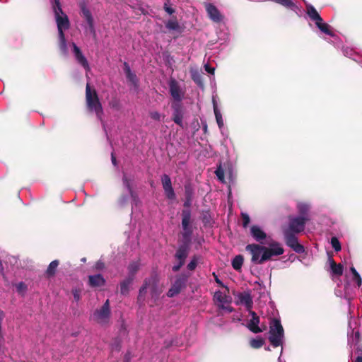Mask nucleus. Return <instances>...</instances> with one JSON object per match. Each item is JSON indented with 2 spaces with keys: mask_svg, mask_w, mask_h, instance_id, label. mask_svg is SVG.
Listing matches in <instances>:
<instances>
[{
  "mask_svg": "<svg viewBox=\"0 0 362 362\" xmlns=\"http://www.w3.org/2000/svg\"><path fill=\"white\" fill-rule=\"evenodd\" d=\"M287 227L283 228V234L285 243L294 252L302 254L305 252L303 245L298 243L297 234L304 231L306 223L310 220L307 216H288Z\"/></svg>",
  "mask_w": 362,
  "mask_h": 362,
  "instance_id": "1",
  "label": "nucleus"
},
{
  "mask_svg": "<svg viewBox=\"0 0 362 362\" xmlns=\"http://www.w3.org/2000/svg\"><path fill=\"white\" fill-rule=\"evenodd\" d=\"M245 250L251 255V262L254 264H262L284 252L281 244L276 241L271 243L269 247L256 243L248 244Z\"/></svg>",
  "mask_w": 362,
  "mask_h": 362,
  "instance_id": "2",
  "label": "nucleus"
},
{
  "mask_svg": "<svg viewBox=\"0 0 362 362\" xmlns=\"http://www.w3.org/2000/svg\"><path fill=\"white\" fill-rule=\"evenodd\" d=\"M86 104L88 110L95 112L97 118L102 121L104 114L102 104L97 91L94 88L92 89L89 83H87L86 86Z\"/></svg>",
  "mask_w": 362,
  "mask_h": 362,
  "instance_id": "3",
  "label": "nucleus"
},
{
  "mask_svg": "<svg viewBox=\"0 0 362 362\" xmlns=\"http://www.w3.org/2000/svg\"><path fill=\"white\" fill-rule=\"evenodd\" d=\"M269 341L274 347L282 345L284 337V330L280 320L272 318L269 322Z\"/></svg>",
  "mask_w": 362,
  "mask_h": 362,
  "instance_id": "4",
  "label": "nucleus"
},
{
  "mask_svg": "<svg viewBox=\"0 0 362 362\" xmlns=\"http://www.w3.org/2000/svg\"><path fill=\"white\" fill-rule=\"evenodd\" d=\"M182 227L183 233H182L183 238V244H188L191 242V237L193 233L192 228L190 226L191 221V211L190 209H183L182 211Z\"/></svg>",
  "mask_w": 362,
  "mask_h": 362,
  "instance_id": "5",
  "label": "nucleus"
},
{
  "mask_svg": "<svg viewBox=\"0 0 362 362\" xmlns=\"http://www.w3.org/2000/svg\"><path fill=\"white\" fill-rule=\"evenodd\" d=\"M110 301L107 299L100 309L95 310L93 315L94 321L101 325L108 324L110 319Z\"/></svg>",
  "mask_w": 362,
  "mask_h": 362,
  "instance_id": "6",
  "label": "nucleus"
},
{
  "mask_svg": "<svg viewBox=\"0 0 362 362\" xmlns=\"http://www.w3.org/2000/svg\"><path fill=\"white\" fill-rule=\"evenodd\" d=\"M187 281V276L185 274L176 276L174 283L167 293L168 297L173 298L179 294L186 287Z\"/></svg>",
  "mask_w": 362,
  "mask_h": 362,
  "instance_id": "7",
  "label": "nucleus"
},
{
  "mask_svg": "<svg viewBox=\"0 0 362 362\" xmlns=\"http://www.w3.org/2000/svg\"><path fill=\"white\" fill-rule=\"evenodd\" d=\"M146 283L148 288L151 290V295L153 298H158L162 293V289L159 287L158 275L153 272L148 278L146 279Z\"/></svg>",
  "mask_w": 362,
  "mask_h": 362,
  "instance_id": "8",
  "label": "nucleus"
},
{
  "mask_svg": "<svg viewBox=\"0 0 362 362\" xmlns=\"http://www.w3.org/2000/svg\"><path fill=\"white\" fill-rule=\"evenodd\" d=\"M171 107L173 109V121L180 127H182L184 110L182 102H173Z\"/></svg>",
  "mask_w": 362,
  "mask_h": 362,
  "instance_id": "9",
  "label": "nucleus"
},
{
  "mask_svg": "<svg viewBox=\"0 0 362 362\" xmlns=\"http://www.w3.org/2000/svg\"><path fill=\"white\" fill-rule=\"evenodd\" d=\"M161 182L165 197L169 200H175L176 199V194L173 188L170 176L167 174H163L161 176Z\"/></svg>",
  "mask_w": 362,
  "mask_h": 362,
  "instance_id": "10",
  "label": "nucleus"
},
{
  "mask_svg": "<svg viewBox=\"0 0 362 362\" xmlns=\"http://www.w3.org/2000/svg\"><path fill=\"white\" fill-rule=\"evenodd\" d=\"M169 91L174 100L173 102H182L184 93L182 92L178 82L174 78H171L169 82Z\"/></svg>",
  "mask_w": 362,
  "mask_h": 362,
  "instance_id": "11",
  "label": "nucleus"
},
{
  "mask_svg": "<svg viewBox=\"0 0 362 362\" xmlns=\"http://www.w3.org/2000/svg\"><path fill=\"white\" fill-rule=\"evenodd\" d=\"M185 201L183 204L184 209H189L192 206L194 196V187L192 183L187 182L184 185Z\"/></svg>",
  "mask_w": 362,
  "mask_h": 362,
  "instance_id": "12",
  "label": "nucleus"
},
{
  "mask_svg": "<svg viewBox=\"0 0 362 362\" xmlns=\"http://www.w3.org/2000/svg\"><path fill=\"white\" fill-rule=\"evenodd\" d=\"M250 235L255 240L259 243H263L267 238V233L257 225L250 227Z\"/></svg>",
  "mask_w": 362,
  "mask_h": 362,
  "instance_id": "13",
  "label": "nucleus"
},
{
  "mask_svg": "<svg viewBox=\"0 0 362 362\" xmlns=\"http://www.w3.org/2000/svg\"><path fill=\"white\" fill-rule=\"evenodd\" d=\"M206 11L211 20L218 23L222 20V16L218 8L212 4H206Z\"/></svg>",
  "mask_w": 362,
  "mask_h": 362,
  "instance_id": "14",
  "label": "nucleus"
},
{
  "mask_svg": "<svg viewBox=\"0 0 362 362\" xmlns=\"http://www.w3.org/2000/svg\"><path fill=\"white\" fill-rule=\"evenodd\" d=\"M73 46V52L74 53L75 57L77 62L86 70L90 69L88 62L86 58L84 57L83 53L81 52L80 48L74 43H72Z\"/></svg>",
  "mask_w": 362,
  "mask_h": 362,
  "instance_id": "15",
  "label": "nucleus"
},
{
  "mask_svg": "<svg viewBox=\"0 0 362 362\" xmlns=\"http://www.w3.org/2000/svg\"><path fill=\"white\" fill-rule=\"evenodd\" d=\"M189 251V245L188 244L180 245L175 254V257L182 262H185V259L188 256Z\"/></svg>",
  "mask_w": 362,
  "mask_h": 362,
  "instance_id": "16",
  "label": "nucleus"
},
{
  "mask_svg": "<svg viewBox=\"0 0 362 362\" xmlns=\"http://www.w3.org/2000/svg\"><path fill=\"white\" fill-rule=\"evenodd\" d=\"M238 298L239 303L244 305L247 310L252 308L253 301L250 293L247 292L240 293Z\"/></svg>",
  "mask_w": 362,
  "mask_h": 362,
  "instance_id": "17",
  "label": "nucleus"
},
{
  "mask_svg": "<svg viewBox=\"0 0 362 362\" xmlns=\"http://www.w3.org/2000/svg\"><path fill=\"white\" fill-rule=\"evenodd\" d=\"M88 284L90 286L95 288L104 286L105 280L101 274L90 275L88 276Z\"/></svg>",
  "mask_w": 362,
  "mask_h": 362,
  "instance_id": "18",
  "label": "nucleus"
},
{
  "mask_svg": "<svg viewBox=\"0 0 362 362\" xmlns=\"http://www.w3.org/2000/svg\"><path fill=\"white\" fill-rule=\"evenodd\" d=\"M81 11H82L83 16L85 18V19L88 25L89 30H90V33H92L94 35H95L93 18L90 11L85 6H83L82 8Z\"/></svg>",
  "mask_w": 362,
  "mask_h": 362,
  "instance_id": "19",
  "label": "nucleus"
},
{
  "mask_svg": "<svg viewBox=\"0 0 362 362\" xmlns=\"http://www.w3.org/2000/svg\"><path fill=\"white\" fill-rule=\"evenodd\" d=\"M259 317H252L249 321L247 327L249 329L250 331L255 334L262 332L263 329H262V328L259 327Z\"/></svg>",
  "mask_w": 362,
  "mask_h": 362,
  "instance_id": "20",
  "label": "nucleus"
},
{
  "mask_svg": "<svg viewBox=\"0 0 362 362\" xmlns=\"http://www.w3.org/2000/svg\"><path fill=\"white\" fill-rule=\"evenodd\" d=\"M330 269L333 275L341 276L344 272V267L341 264H337L332 257H329Z\"/></svg>",
  "mask_w": 362,
  "mask_h": 362,
  "instance_id": "21",
  "label": "nucleus"
},
{
  "mask_svg": "<svg viewBox=\"0 0 362 362\" xmlns=\"http://www.w3.org/2000/svg\"><path fill=\"white\" fill-rule=\"evenodd\" d=\"M306 13L309 16V18L316 22L322 21V18L316 10V8L312 5L306 6Z\"/></svg>",
  "mask_w": 362,
  "mask_h": 362,
  "instance_id": "22",
  "label": "nucleus"
},
{
  "mask_svg": "<svg viewBox=\"0 0 362 362\" xmlns=\"http://www.w3.org/2000/svg\"><path fill=\"white\" fill-rule=\"evenodd\" d=\"M134 279L132 276H127L124 280L120 283V293L123 296H127L129 292V287L132 285Z\"/></svg>",
  "mask_w": 362,
  "mask_h": 362,
  "instance_id": "23",
  "label": "nucleus"
},
{
  "mask_svg": "<svg viewBox=\"0 0 362 362\" xmlns=\"http://www.w3.org/2000/svg\"><path fill=\"white\" fill-rule=\"evenodd\" d=\"M57 28L68 30L70 28V21L66 14L57 16L55 18Z\"/></svg>",
  "mask_w": 362,
  "mask_h": 362,
  "instance_id": "24",
  "label": "nucleus"
},
{
  "mask_svg": "<svg viewBox=\"0 0 362 362\" xmlns=\"http://www.w3.org/2000/svg\"><path fill=\"white\" fill-rule=\"evenodd\" d=\"M59 260H53L51 262L45 272V274L48 278L52 277L55 275L57 269L59 266Z\"/></svg>",
  "mask_w": 362,
  "mask_h": 362,
  "instance_id": "25",
  "label": "nucleus"
},
{
  "mask_svg": "<svg viewBox=\"0 0 362 362\" xmlns=\"http://www.w3.org/2000/svg\"><path fill=\"white\" fill-rule=\"evenodd\" d=\"M315 25L322 33H323L326 35H328L329 36L334 35L333 32L330 29V26L327 23H324L323 21L316 22Z\"/></svg>",
  "mask_w": 362,
  "mask_h": 362,
  "instance_id": "26",
  "label": "nucleus"
},
{
  "mask_svg": "<svg viewBox=\"0 0 362 362\" xmlns=\"http://www.w3.org/2000/svg\"><path fill=\"white\" fill-rule=\"evenodd\" d=\"M52 8H53L55 18H57V16H62V15H65V13H64L63 10L62 8L59 0H53Z\"/></svg>",
  "mask_w": 362,
  "mask_h": 362,
  "instance_id": "27",
  "label": "nucleus"
},
{
  "mask_svg": "<svg viewBox=\"0 0 362 362\" xmlns=\"http://www.w3.org/2000/svg\"><path fill=\"white\" fill-rule=\"evenodd\" d=\"M244 258L241 255H236L233 259L232 260V267L233 268L238 271L241 269L243 264Z\"/></svg>",
  "mask_w": 362,
  "mask_h": 362,
  "instance_id": "28",
  "label": "nucleus"
},
{
  "mask_svg": "<svg viewBox=\"0 0 362 362\" xmlns=\"http://www.w3.org/2000/svg\"><path fill=\"white\" fill-rule=\"evenodd\" d=\"M214 103V112L216 117V122L219 128H222L223 126V120L222 118V115L218 108L217 104L213 100Z\"/></svg>",
  "mask_w": 362,
  "mask_h": 362,
  "instance_id": "29",
  "label": "nucleus"
},
{
  "mask_svg": "<svg viewBox=\"0 0 362 362\" xmlns=\"http://www.w3.org/2000/svg\"><path fill=\"white\" fill-rule=\"evenodd\" d=\"M147 288H148V286H147V284L146 283V279H145L144 281L143 285L141 286V287L139 288V295L137 297L138 302L141 303L145 300L146 295L147 293Z\"/></svg>",
  "mask_w": 362,
  "mask_h": 362,
  "instance_id": "30",
  "label": "nucleus"
},
{
  "mask_svg": "<svg viewBox=\"0 0 362 362\" xmlns=\"http://www.w3.org/2000/svg\"><path fill=\"white\" fill-rule=\"evenodd\" d=\"M297 209H298V211L300 214L299 216H307L308 217V213L310 210V206L308 204H305V203H299L298 205H297Z\"/></svg>",
  "mask_w": 362,
  "mask_h": 362,
  "instance_id": "31",
  "label": "nucleus"
},
{
  "mask_svg": "<svg viewBox=\"0 0 362 362\" xmlns=\"http://www.w3.org/2000/svg\"><path fill=\"white\" fill-rule=\"evenodd\" d=\"M265 344V340L259 337L255 339H252L250 341V345L253 349H259Z\"/></svg>",
  "mask_w": 362,
  "mask_h": 362,
  "instance_id": "32",
  "label": "nucleus"
},
{
  "mask_svg": "<svg viewBox=\"0 0 362 362\" xmlns=\"http://www.w3.org/2000/svg\"><path fill=\"white\" fill-rule=\"evenodd\" d=\"M139 262H132L128 266L129 276L134 278V275L137 273L139 269Z\"/></svg>",
  "mask_w": 362,
  "mask_h": 362,
  "instance_id": "33",
  "label": "nucleus"
},
{
  "mask_svg": "<svg viewBox=\"0 0 362 362\" xmlns=\"http://www.w3.org/2000/svg\"><path fill=\"white\" fill-rule=\"evenodd\" d=\"M214 298L216 301L221 303V305H223L224 303H226L228 302L227 300V296L223 294L220 291L215 292Z\"/></svg>",
  "mask_w": 362,
  "mask_h": 362,
  "instance_id": "34",
  "label": "nucleus"
},
{
  "mask_svg": "<svg viewBox=\"0 0 362 362\" xmlns=\"http://www.w3.org/2000/svg\"><path fill=\"white\" fill-rule=\"evenodd\" d=\"M165 27L170 30H179L180 28V26L176 19L169 20L165 23Z\"/></svg>",
  "mask_w": 362,
  "mask_h": 362,
  "instance_id": "35",
  "label": "nucleus"
},
{
  "mask_svg": "<svg viewBox=\"0 0 362 362\" xmlns=\"http://www.w3.org/2000/svg\"><path fill=\"white\" fill-rule=\"evenodd\" d=\"M350 270L353 274V279L354 281H356V284H357V286L358 287H360L362 284V279L360 276V274L358 273V272L356 271V269L354 267H351L350 268Z\"/></svg>",
  "mask_w": 362,
  "mask_h": 362,
  "instance_id": "36",
  "label": "nucleus"
},
{
  "mask_svg": "<svg viewBox=\"0 0 362 362\" xmlns=\"http://www.w3.org/2000/svg\"><path fill=\"white\" fill-rule=\"evenodd\" d=\"M274 1L288 8H291L295 6L294 3L291 0H274Z\"/></svg>",
  "mask_w": 362,
  "mask_h": 362,
  "instance_id": "37",
  "label": "nucleus"
},
{
  "mask_svg": "<svg viewBox=\"0 0 362 362\" xmlns=\"http://www.w3.org/2000/svg\"><path fill=\"white\" fill-rule=\"evenodd\" d=\"M331 244H332V247L334 248V250L336 252H339L341 250V244L337 237H332L331 238Z\"/></svg>",
  "mask_w": 362,
  "mask_h": 362,
  "instance_id": "38",
  "label": "nucleus"
},
{
  "mask_svg": "<svg viewBox=\"0 0 362 362\" xmlns=\"http://www.w3.org/2000/svg\"><path fill=\"white\" fill-rule=\"evenodd\" d=\"M192 79L199 86H203L202 77L199 73H192Z\"/></svg>",
  "mask_w": 362,
  "mask_h": 362,
  "instance_id": "39",
  "label": "nucleus"
},
{
  "mask_svg": "<svg viewBox=\"0 0 362 362\" xmlns=\"http://www.w3.org/2000/svg\"><path fill=\"white\" fill-rule=\"evenodd\" d=\"M215 174L218 179L222 182H224L225 173L221 165H219L215 171Z\"/></svg>",
  "mask_w": 362,
  "mask_h": 362,
  "instance_id": "40",
  "label": "nucleus"
},
{
  "mask_svg": "<svg viewBox=\"0 0 362 362\" xmlns=\"http://www.w3.org/2000/svg\"><path fill=\"white\" fill-rule=\"evenodd\" d=\"M241 218H242V225L244 228H246L249 223H250V218L249 215L246 213H241Z\"/></svg>",
  "mask_w": 362,
  "mask_h": 362,
  "instance_id": "41",
  "label": "nucleus"
},
{
  "mask_svg": "<svg viewBox=\"0 0 362 362\" xmlns=\"http://www.w3.org/2000/svg\"><path fill=\"white\" fill-rule=\"evenodd\" d=\"M197 257L194 256L190 262L187 264V269L190 271H193L195 269L197 265Z\"/></svg>",
  "mask_w": 362,
  "mask_h": 362,
  "instance_id": "42",
  "label": "nucleus"
},
{
  "mask_svg": "<svg viewBox=\"0 0 362 362\" xmlns=\"http://www.w3.org/2000/svg\"><path fill=\"white\" fill-rule=\"evenodd\" d=\"M59 47L61 50V52L63 54H66L67 52V45H66V40H59Z\"/></svg>",
  "mask_w": 362,
  "mask_h": 362,
  "instance_id": "43",
  "label": "nucleus"
},
{
  "mask_svg": "<svg viewBox=\"0 0 362 362\" xmlns=\"http://www.w3.org/2000/svg\"><path fill=\"white\" fill-rule=\"evenodd\" d=\"M126 77H127V80L129 81L130 82H132L133 84H134V85L137 84L138 79H137L136 74L134 72L132 71L131 73H129L128 74L126 75Z\"/></svg>",
  "mask_w": 362,
  "mask_h": 362,
  "instance_id": "44",
  "label": "nucleus"
},
{
  "mask_svg": "<svg viewBox=\"0 0 362 362\" xmlns=\"http://www.w3.org/2000/svg\"><path fill=\"white\" fill-rule=\"evenodd\" d=\"M356 349H354V354L356 357H362V344H355Z\"/></svg>",
  "mask_w": 362,
  "mask_h": 362,
  "instance_id": "45",
  "label": "nucleus"
},
{
  "mask_svg": "<svg viewBox=\"0 0 362 362\" xmlns=\"http://www.w3.org/2000/svg\"><path fill=\"white\" fill-rule=\"evenodd\" d=\"M151 118L156 121H160L161 118L160 114L157 111H152L149 112Z\"/></svg>",
  "mask_w": 362,
  "mask_h": 362,
  "instance_id": "46",
  "label": "nucleus"
},
{
  "mask_svg": "<svg viewBox=\"0 0 362 362\" xmlns=\"http://www.w3.org/2000/svg\"><path fill=\"white\" fill-rule=\"evenodd\" d=\"M72 294L74 296V298L76 301H78L81 298V290L74 288L72 290Z\"/></svg>",
  "mask_w": 362,
  "mask_h": 362,
  "instance_id": "47",
  "label": "nucleus"
},
{
  "mask_svg": "<svg viewBox=\"0 0 362 362\" xmlns=\"http://www.w3.org/2000/svg\"><path fill=\"white\" fill-rule=\"evenodd\" d=\"M122 181H123V184L124 185L127 187V189H128V191H131V188L132 187V185L130 184V181L127 178V176H124L123 178H122Z\"/></svg>",
  "mask_w": 362,
  "mask_h": 362,
  "instance_id": "48",
  "label": "nucleus"
},
{
  "mask_svg": "<svg viewBox=\"0 0 362 362\" xmlns=\"http://www.w3.org/2000/svg\"><path fill=\"white\" fill-rule=\"evenodd\" d=\"M17 291L18 292L25 291L27 288L26 285L23 282H20L16 286Z\"/></svg>",
  "mask_w": 362,
  "mask_h": 362,
  "instance_id": "49",
  "label": "nucleus"
},
{
  "mask_svg": "<svg viewBox=\"0 0 362 362\" xmlns=\"http://www.w3.org/2000/svg\"><path fill=\"white\" fill-rule=\"evenodd\" d=\"M57 30H58L59 40H65L66 38H65V34L64 33V30H66L64 28H57Z\"/></svg>",
  "mask_w": 362,
  "mask_h": 362,
  "instance_id": "50",
  "label": "nucleus"
},
{
  "mask_svg": "<svg viewBox=\"0 0 362 362\" xmlns=\"http://www.w3.org/2000/svg\"><path fill=\"white\" fill-rule=\"evenodd\" d=\"M185 264V262H182L181 261H178V264H175L173 267L172 269L173 272H178L180 268Z\"/></svg>",
  "mask_w": 362,
  "mask_h": 362,
  "instance_id": "51",
  "label": "nucleus"
},
{
  "mask_svg": "<svg viewBox=\"0 0 362 362\" xmlns=\"http://www.w3.org/2000/svg\"><path fill=\"white\" fill-rule=\"evenodd\" d=\"M124 71L125 75L132 72L130 66L127 62L124 63Z\"/></svg>",
  "mask_w": 362,
  "mask_h": 362,
  "instance_id": "52",
  "label": "nucleus"
},
{
  "mask_svg": "<svg viewBox=\"0 0 362 362\" xmlns=\"http://www.w3.org/2000/svg\"><path fill=\"white\" fill-rule=\"evenodd\" d=\"M164 10L170 15H172L175 13V9L170 6H168L166 4H165L164 6Z\"/></svg>",
  "mask_w": 362,
  "mask_h": 362,
  "instance_id": "53",
  "label": "nucleus"
},
{
  "mask_svg": "<svg viewBox=\"0 0 362 362\" xmlns=\"http://www.w3.org/2000/svg\"><path fill=\"white\" fill-rule=\"evenodd\" d=\"M215 277V281L221 287H227L223 284V282L218 278V276L215 274V273L213 274Z\"/></svg>",
  "mask_w": 362,
  "mask_h": 362,
  "instance_id": "54",
  "label": "nucleus"
},
{
  "mask_svg": "<svg viewBox=\"0 0 362 362\" xmlns=\"http://www.w3.org/2000/svg\"><path fill=\"white\" fill-rule=\"evenodd\" d=\"M219 307L222 309L226 310L228 313H232L233 311V308L232 307L224 306V304L219 305Z\"/></svg>",
  "mask_w": 362,
  "mask_h": 362,
  "instance_id": "55",
  "label": "nucleus"
},
{
  "mask_svg": "<svg viewBox=\"0 0 362 362\" xmlns=\"http://www.w3.org/2000/svg\"><path fill=\"white\" fill-rule=\"evenodd\" d=\"M5 317L4 312L0 309V332H1V322Z\"/></svg>",
  "mask_w": 362,
  "mask_h": 362,
  "instance_id": "56",
  "label": "nucleus"
},
{
  "mask_svg": "<svg viewBox=\"0 0 362 362\" xmlns=\"http://www.w3.org/2000/svg\"><path fill=\"white\" fill-rule=\"evenodd\" d=\"M104 267V263L100 261H98L95 264V267L97 269H103Z\"/></svg>",
  "mask_w": 362,
  "mask_h": 362,
  "instance_id": "57",
  "label": "nucleus"
},
{
  "mask_svg": "<svg viewBox=\"0 0 362 362\" xmlns=\"http://www.w3.org/2000/svg\"><path fill=\"white\" fill-rule=\"evenodd\" d=\"M205 70L209 74H213L214 73V68H211L209 65H205Z\"/></svg>",
  "mask_w": 362,
  "mask_h": 362,
  "instance_id": "58",
  "label": "nucleus"
},
{
  "mask_svg": "<svg viewBox=\"0 0 362 362\" xmlns=\"http://www.w3.org/2000/svg\"><path fill=\"white\" fill-rule=\"evenodd\" d=\"M127 201V196H124V195H122L121 196V197L119 198V203L123 205Z\"/></svg>",
  "mask_w": 362,
  "mask_h": 362,
  "instance_id": "59",
  "label": "nucleus"
},
{
  "mask_svg": "<svg viewBox=\"0 0 362 362\" xmlns=\"http://www.w3.org/2000/svg\"><path fill=\"white\" fill-rule=\"evenodd\" d=\"M111 160H112V164H113L115 166H116L117 163L116 157H115V156L114 153H111Z\"/></svg>",
  "mask_w": 362,
  "mask_h": 362,
  "instance_id": "60",
  "label": "nucleus"
},
{
  "mask_svg": "<svg viewBox=\"0 0 362 362\" xmlns=\"http://www.w3.org/2000/svg\"><path fill=\"white\" fill-rule=\"evenodd\" d=\"M354 336H355V339L356 340V344H360L359 341H360L361 335H360L359 332H356Z\"/></svg>",
  "mask_w": 362,
  "mask_h": 362,
  "instance_id": "61",
  "label": "nucleus"
},
{
  "mask_svg": "<svg viewBox=\"0 0 362 362\" xmlns=\"http://www.w3.org/2000/svg\"><path fill=\"white\" fill-rule=\"evenodd\" d=\"M247 310L249 312L250 315H251L252 317H259L255 311L252 310V309Z\"/></svg>",
  "mask_w": 362,
  "mask_h": 362,
  "instance_id": "62",
  "label": "nucleus"
},
{
  "mask_svg": "<svg viewBox=\"0 0 362 362\" xmlns=\"http://www.w3.org/2000/svg\"><path fill=\"white\" fill-rule=\"evenodd\" d=\"M129 193L132 199H135L136 197V195L135 192L133 191L132 188H131V191H129Z\"/></svg>",
  "mask_w": 362,
  "mask_h": 362,
  "instance_id": "63",
  "label": "nucleus"
},
{
  "mask_svg": "<svg viewBox=\"0 0 362 362\" xmlns=\"http://www.w3.org/2000/svg\"><path fill=\"white\" fill-rule=\"evenodd\" d=\"M118 103L117 101H111L110 105L112 107H117Z\"/></svg>",
  "mask_w": 362,
  "mask_h": 362,
  "instance_id": "64",
  "label": "nucleus"
}]
</instances>
